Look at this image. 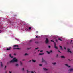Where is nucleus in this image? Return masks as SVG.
<instances>
[{
    "label": "nucleus",
    "mask_w": 73,
    "mask_h": 73,
    "mask_svg": "<svg viewBox=\"0 0 73 73\" xmlns=\"http://www.w3.org/2000/svg\"><path fill=\"white\" fill-rule=\"evenodd\" d=\"M17 60L16 59V58H14L10 62H17Z\"/></svg>",
    "instance_id": "obj_1"
},
{
    "label": "nucleus",
    "mask_w": 73,
    "mask_h": 73,
    "mask_svg": "<svg viewBox=\"0 0 73 73\" xmlns=\"http://www.w3.org/2000/svg\"><path fill=\"white\" fill-rule=\"evenodd\" d=\"M42 58V62H44L46 64H47V62H46L44 60V59L43 58Z\"/></svg>",
    "instance_id": "obj_2"
},
{
    "label": "nucleus",
    "mask_w": 73,
    "mask_h": 73,
    "mask_svg": "<svg viewBox=\"0 0 73 73\" xmlns=\"http://www.w3.org/2000/svg\"><path fill=\"white\" fill-rule=\"evenodd\" d=\"M45 42L46 44H48V43L49 42V40H48V39L47 38H46Z\"/></svg>",
    "instance_id": "obj_3"
},
{
    "label": "nucleus",
    "mask_w": 73,
    "mask_h": 73,
    "mask_svg": "<svg viewBox=\"0 0 73 73\" xmlns=\"http://www.w3.org/2000/svg\"><path fill=\"white\" fill-rule=\"evenodd\" d=\"M54 48L55 49H58V48H57V46H56V43H54Z\"/></svg>",
    "instance_id": "obj_4"
},
{
    "label": "nucleus",
    "mask_w": 73,
    "mask_h": 73,
    "mask_svg": "<svg viewBox=\"0 0 73 73\" xmlns=\"http://www.w3.org/2000/svg\"><path fill=\"white\" fill-rule=\"evenodd\" d=\"M12 48L11 47H9V48H7V49L6 50H11V49Z\"/></svg>",
    "instance_id": "obj_5"
},
{
    "label": "nucleus",
    "mask_w": 73,
    "mask_h": 73,
    "mask_svg": "<svg viewBox=\"0 0 73 73\" xmlns=\"http://www.w3.org/2000/svg\"><path fill=\"white\" fill-rule=\"evenodd\" d=\"M67 52H69V53H72V51H70V49H68Z\"/></svg>",
    "instance_id": "obj_6"
},
{
    "label": "nucleus",
    "mask_w": 73,
    "mask_h": 73,
    "mask_svg": "<svg viewBox=\"0 0 73 73\" xmlns=\"http://www.w3.org/2000/svg\"><path fill=\"white\" fill-rule=\"evenodd\" d=\"M14 47L15 48H16V47H17V48H18L19 47V46L18 45H14Z\"/></svg>",
    "instance_id": "obj_7"
},
{
    "label": "nucleus",
    "mask_w": 73,
    "mask_h": 73,
    "mask_svg": "<svg viewBox=\"0 0 73 73\" xmlns=\"http://www.w3.org/2000/svg\"><path fill=\"white\" fill-rule=\"evenodd\" d=\"M12 54H9V56L10 57H11V58H13V56H12Z\"/></svg>",
    "instance_id": "obj_8"
},
{
    "label": "nucleus",
    "mask_w": 73,
    "mask_h": 73,
    "mask_svg": "<svg viewBox=\"0 0 73 73\" xmlns=\"http://www.w3.org/2000/svg\"><path fill=\"white\" fill-rule=\"evenodd\" d=\"M73 70V68H71L70 69H69L68 70V71H70H70H72Z\"/></svg>",
    "instance_id": "obj_9"
},
{
    "label": "nucleus",
    "mask_w": 73,
    "mask_h": 73,
    "mask_svg": "<svg viewBox=\"0 0 73 73\" xmlns=\"http://www.w3.org/2000/svg\"><path fill=\"white\" fill-rule=\"evenodd\" d=\"M61 57L62 58H65V57L64 56H61Z\"/></svg>",
    "instance_id": "obj_10"
},
{
    "label": "nucleus",
    "mask_w": 73,
    "mask_h": 73,
    "mask_svg": "<svg viewBox=\"0 0 73 73\" xmlns=\"http://www.w3.org/2000/svg\"><path fill=\"white\" fill-rule=\"evenodd\" d=\"M65 65L66 66H67V67H68V68H70V66H69L67 64H65Z\"/></svg>",
    "instance_id": "obj_11"
},
{
    "label": "nucleus",
    "mask_w": 73,
    "mask_h": 73,
    "mask_svg": "<svg viewBox=\"0 0 73 73\" xmlns=\"http://www.w3.org/2000/svg\"><path fill=\"white\" fill-rule=\"evenodd\" d=\"M32 61L34 62H36V60L32 59Z\"/></svg>",
    "instance_id": "obj_12"
},
{
    "label": "nucleus",
    "mask_w": 73,
    "mask_h": 73,
    "mask_svg": "<svg viewBox=\"0 0 73 73\" xmlns=\"http://www.w3.org/2000/svg\"><path fill=\"white\" fill-rule=\"evenodd\" d=\"M13 49H20V48H13Z\"/></svg>",
    "instance_id": "obj_13"
},
{
    "label": "nucleus",
    "mask_w": 73,
    "mask_h": 73,
    "mask_svg": "<svg viewBox=\"0 0 73 73\" xmlns=\"http://www.w3.org/2000/svg\"><path fill=\"white\" fill-rule=\"evenodd\" d=\"M59 47H60L61 50H62V46H59Z\"/></svg>",
    "instance_id": "obj_14"
},
{
    "label": "nucleus",
    "mask_w": 73,
    "mask_h": 73,
    "mask_svg": "<svg viewBox=\"0 0 73 73\" xmlns=\"http://www.w3.org/2000/svg\"><path fill=\"white\" fill-rule=\"evenodd\" d=\"M43 69L44 70H48V69H46V68H43Z\"/></svg>",
    "instance_id": "obj_15"
},
{
    "label": "nucleus",
    "mask_w": 73,
    "mask_h": 73,
    "mask_svg": "<svg viewBox=\"0 0 73 73\" xmlns=\"http://www.w3.org/2000/svg\"><path fill=\"white\" fill-rule=\"evenodd\" d=\"M44 54V53H40L39 54V55H43Z\"/></svg>",
    "instance_id": "obj_16"
},
{
    "label": "nucleus",
    "mask_w": 73,
    "mask_h": 73,
    "mask_svg": "<svg viewBox=\"0 0 73 73\" xmlns=\"http://www.w3.org/2000/svg\"><path fill=\"white\" fill-rule=\"evenodd\" d=\"M1 67H3V64H2V62H1Z\"/></svg>",
    "instance_id": "obj_17"
},
{
    "label": "nucleus",
    "mask_w": 73,
    "mask_h": 73,
    "mask_svg": "<svg viewBox=\"0 0 73 73\" xmlns=\"http://www.w3.org/2000/svg\"><path fill=\"white\" fill-rule=\"evenodd\" d=\"M29 30L31 29H32V27H29Z\"/></svg>",
    "instance_id": "obj_18"
},
{
    "label": "nucleus",
    "mask_w": 73,
    "mask_h": 73,
    "mask_svg": "<svg viewBox=\"0 0 73 73\" xmlns=\"http://www.w3.org/2000/svg\"><path fill=\"white\" fill-rule=\"evenodd\" d=\"M46 52H47V53H48V54H50V52H49L48 51H47Z\"/></svg>",
    "instance_id": "obj_19"
},
{
    "label": "nucleus",
    "mask_w": 73,
    "mask_h": 73,
    "mask_svg": "<svg viewBox=\"0 0 73 73\" xmlns=\"http://www.w3.org/2000/svg\"><path fill=\"white\" fill-rule=\"evenodd\" d=\"M58 40H60V41H62V40H61V38H59Z\"/></svg>",
    "instance_id": "obj_20"
},
{
    "label": "nucleus",
    "mask_w": 73,
    "mask_h": 73,
    "mask_svg": "<svg viewBox=\"0 0 73 73\" xmlns=\"http://www.w3.org/2000/svg\"><path fill=\"white\" fill-rule=\"evenodd\" d=\"M53 64L54 65H56V63H53Z\"/></svg>",
    "instance_id": "obj_21"
},
{
    "label": "nucleus",
    "mask_w": 73,
    "mask_h": 73,
    "mask_svg": "<svg viewBox=\"0 0 73 73\" xmlns=\"http://www.w3.org/2000/svg\"><path fill=\"white\" fill-rule=\"evenodd\" d=\"M28 55V54L27 53H25V56H27Z\"/></svg>",
    "instance_id": "obj_22"
},
{
    "label": "nucleus",
    "mask_w": 73,
    "mask_h": 73,
    "mask_svg": "<svg viewBox=\"0 0 73 73\" xmlns=\"http://www.w3.org/2000/svg\"><path fill=\"white\" fill-rule=\"evenodd\" d=\"M51 42H54V41L53 40H51Z\"/></svg>",
    "instance_id": "obj_23"
},
{
    "label": "nucleus",
    "mask_w": 73,
    "mask_h": 73,
    "mask_svg": "<svg viewBox=\"0 0 73 73\" xmlns=\"http://www.w3.org/2000/svg\"><path fill=\"white\" fill-rule=\"evenodd\" d=\"M73 40H71V42H70V44H72V41Z\"/></svg>",
    "instance_id": "obj_24"
},
{
    "label": "nucleus",
    "mask_w": 73,
    "mask_h": 73,
    "mask_svg": "<svg viewBox=\"0 0 73 73\" xmlns=\"http://www.w3.org/2000/svg\"><path fill=\"white\" fill-rule=\"evenodd\" d=\"M35 43H36V44H38V42H35Z\"/></svg>",
    "instance_id": "obj_25"
},
{
    "label": "nucleus",
    "mask_w": 73,
    "mask_h": 73,
    "mask_svg": "<svg viewBox=\"0 0 73 73\" xmlns=\"http://www.w3.org/2000/svg\"><path fill=\"white\" fill-rule=\"evenodd\" d=\"M38 49V47L36 48H35V50H36V49Z\"/></svg>",
    "instance_id": "obj_26"
},
{
    "label": "nucleus",
    "mask_w": 73,
    "mask_h": 73,
    "mask_svg": "<svg viewBox=\"0 0 73 73\" xmlns=\"http://www.w3.org/2000/svg\"><path fill=\"white\" fill-rule=\"evenodd\" d=\"M20 62V65H22V63H21V62Z\"/></svg>",
    "instance_id": "obj_27"
},
{
    "label": "nucleus",
    "mask_w": 73,
    "mask_h": 73,
    "mask_svg": "<svg viewBox=\"0 0 73 73\" xmlns=\"http://www.w3.org/2000/svg\"><path fill=\"white\" fill-rule=\"evenodd\" d=\"M58 52H59V53H61V52H60V51H59V50H58Z\"/></svg>",
    "instance_id": "obj_28"
},
{
    "label": "nucleus",
    "mask_w": 73,
    "mask_h": 73,
    "mask_svg": "<svg viewBox=\"0 0 73 73\" xmlns=\"http://www.w3.org/2000/svg\"><path fill=\"white\" fill-rule=\"evenodd\" d=\"M39 66H42V64H39Z\"/></svg>",
    "instance_id": "obj_29"
},
{
    "label": "nucleus",
    "mask_w": 73,
    "mask_h": 73,
    "mask_svg": "<svg viewBox=\"0 0 73 73\" xmlns=\"http://www.w3.org/2000/svg\"><path fill=\"white\" fill-rule=\"evenodd\" d=\"M52 50H51V51H50V53H52Z\"/></svg>",
    "instance_id": "obj_30"
},
{
    "label": "nucleus",
    "mask_w": 73,
    "mask_h": 73,
    "mask_svg": "<svg viewBox=\"0 0 73 73\" xmlns=\"http://www.w3.org/2000/svg\"><path fill=\"white\" fill-rule=\"evenodd\" d=\"M50 47H51V46H48V48H50Z\"/></svg>",
    "instance_id": "obj_31"
},
{
    "label": "nucleus",
    "mask_w": 73,
    "mask_h": 73,
    "mask_svg": "<svg viewBox=\"0 0 73 73\" xmlns=\"http://www.w3.org/2000/svg\"><path fill=\"white\" fill-rule=\"evenodd\" d=\"M16 66H18V64H16Z\"/></svg>",
    "instance_id": "obj_32"
},
{
    "label": "nucleus",
    "mask_w": 73,
    "mask_h": 73,
    "mask_svg": "<svg viewBox=\"0 0 73 73\" xmlns=\"http://www.w3.org/2000/svg\"><path fill=\"white\" fill-rule=\"evenodd\" d=\"M32 40H31L29 42H32Z\"/></svg>",
    "instance_id": "obj_33"
},
{
    "label": "nucleus",
    "mask_w": 73,
    "mask_h": 73,
    "mask_svg": "<svg viewBox=\"0 0 73 73\" xmlns=\"http://www.w3.org/2000/svg\"><path fill=\"white\" fill-rule=\"evenodd\" d=\"M43 50H42L41 51H40V52H43Z\"/></svg>",
    "instance_id": "obj_34"
},
{
    "label": "nucleus",
    "mask_w": 73,
    "mask_h": 73,
    "mask_svg": "<svg viewBox=\"0 0 73 73\" xmlns=\"http://www.w3.org/2000/svg\"><path fill=\"white\" fill-rule=\"evenodd\" d=\"M55 41H56V42H57V40L56 39V40H55Z\"/></svg>",
    "instance_id": "obj_35"
},
{
    "label": "nucleus",
    "mask_w": 73,
    "mask_h": 73,
    "mask_svg": "<svg viewBox=\"0 0 73 73\" xmlns=\"http://www.w3.org/2000/svg\"><path fill=\"white\" fill-rule=\"evenodd\" d=\"M64 49H65V50H66V48L65 47H64Z\"/></svg>",
    "instance_id": "obj_36"
},
{
    "label": "nucleus",
    "mask_w": 73,
    "mask_h": 73,
    "mask_svg": "<svg viewBox=\"0 0 73 73\" xmlns=\"http://www.w3.org/2000/svg\"><path fill=\"white\" fill-rule=\"evenodd\" d=\"M31 73H34V72H33V71H31Z\"/></svg>",
    "instance_id": "obj_37"
},
{
    "label": "nucleus",
    "mask_w": 73,
    "mask_h": 73,
    "mask_svg": "<svg viewBox=\"0 0 73 73\" xmlns=\"http://www.w3.org/2000/svg\"><path fill=\"white\" fill-rule=\"evenodd\" d=\"M7 68V66H5V68Z\"/></svg>",
    "instance_id": "obj_38"
},
{
    "label": "nucleus",
    "mask_w": 73,
    "mask_h": 73,
    "mask_svg": "<svg viewBox=\"0 0 73 73\" xmlns=\"http://www.w3.org/2000/svg\"><path fill=\"white\" fill-rule=\"evenodd\" d=\"M27 73H28L29 72H28V70H27Z\"/></svg>",
    "instance_id": "obj_39"
},
{
    "label": "nucleus",
    "mask_w": 73,
    "mask_h": 73,
    "mask_svg": "<svg viewBox=\"0 0 73 73\" xmlns=\"http://www.w3.org/2000/svg\"><path fill=\"white\" fill-rule=\"evenodd\" d=\"M24 70V68H23V70Z\"/></svg>",
    "instance_id": "obj_40"
},
{
    "label": "nucleus",
    "mask_w": 73,
    "mask_h": 73,
    "mask_svg": "<svg viewBox=\"0 0 73 73\" xmlns=\"http://www.w3.org/2000/svg\"><path fill=\"white\" fill-rule=\"evenodd\" d=\"M56 57H58V54H57Z\"/></svg>",
    "instance_id": "obj_41"
},
{
    "label": "nucleus",
    "mask_w": 73,
    "mask_h": 73,
    "mask_svg": "<svg viewBox=\"0 0 73 73\" xmlns=\"http://www.w3.org/2000/svg\"><path fill=\"white\" fill-rule=\"evenodd\" d=\"M12 72H11V71H10L9 72V73H11Z\"/></svg>",
    "instance_id": "obj_42"
},
{
    "label": "nucleus",
    "mask_w": 73,
    "mask_h": 73,
    "mask_svg": "<svg viewBox=\"0 0 73 73\" xmlns=\"http://www.w3.org/2000/svg\"><path fill=\"white\" fill-rule=\"evenodd\" d=\"M36 38H38V36H36Z\"/></svg>",
    "instance_id": "obj_43"
},
{
    "label": "nucleus",
    "mask_w": 73,
    "mask_h": 73,
    "mask_svg": "<svg viewBox=\"0 0 73 73\" xmlns=\"http://www.w3.org/2000/svg\"><path fill=\"white\" fill-rule=\"evenodd\" d=\"M31 60H30L29 61V62H31Z\"/></svg>",
    "instance_id": "obj_44"
},
{
    "label": "nucleus",
    "mask_w": 73,
    "mask_h": 73,
    "mask_svg": "<svg viewBox=\"0 0 73 73\" xmlns=\"http://www.w3.org/2000/svg\"><path fill=\"white\" fill-rule=\"evenodd\" d=\"M38 52H40V50H38Z\"/></svg>",
    "instance_id": "obj_45"
},
{
    "label": "nucleus",
    "mask_w": 73,
    "mask_h": 73,
    "mask_svg": "<svg viewBox=\"0 0 73 73\" xmlns=\"http://www.w3.org/2000/svg\"><path fill=\"white\" fill-rule=\"evenodd\" d=\"M24 60H25L24 59H23V61H24Z\"/></svg>",
    "instance_id": "obj_46"
},
{
    "label": "nucleus",
    "mask_w": 73,
    "mask_h": 73,
    "mask_svg": "<svg viewBox=\"0 0 73 73\" xmlns=\"http://www.w3.org/2000/svg\"><path fill=\"white\" fill-rule=\"evenodd\" d=\"M68 44V43L67 42V44Z\"/></svg>",
    "instance_id": "obj_47"
},
{
    "label": "nucleus",
    "mask_w": 73,
    "mask_h": 73,
    "mask_svg": "<svg viewBox=\"0 0 73 73\" xmlns=\"http://www.w3.org/2000/svg\"><path fill=\"white\" fill-rule=\"evenodd\" d=\"M14 55H16V54H14Z\"/></svg>",
    "instance_id": "obj_48"
},
{
    "label": "nucleus",
    "mask_w": 73,
    "mask_h": 73,
    "mask_svg": "<svg viewBox=\"0 0 73 73\" xmlns=\"http://www.w3.org/2000/svg\"><path fill=\"white\" fill-rule=\"evenodd\" d=\"M69 60V61H70V60Z\"/></svg>",
    "instance_id": "obj_49"
},
{
    "label": "nucleus",
    "mask_w": 73,
    "mask_h": 73,
    "mask_svg": "<svg viewBox=\"0 0 73 73\" xmlns=\"http://www.w3.org/2000/svg\"><path fill=\"white\" fill-rule=\"evenodd\" d=\"M36 32L37 33H38V31H36Z\"/></svg>",
    "instance_id": "obj_50"
},
{
    "label": "nucleus",
    "mask_w": 73,
    "mask_h": 73,
    "mask_svg": "<svg viewBox=\"0 0 73 73\" xmlns=\"http://www.w3.org/2000/svg\"><path fill=\"white\" fill-rule=\"evenodd\" d=\"M28 49H31V48H29Z\"/></svg>",
    "instance_id": "obj_51"
}]
</instances>
